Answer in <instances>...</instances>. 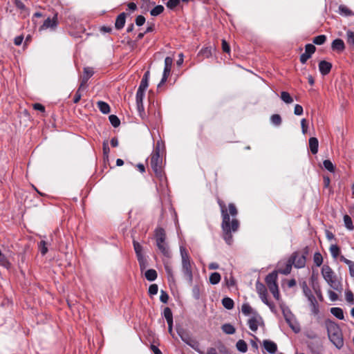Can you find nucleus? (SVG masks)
Segmentation results:
<instances>
[{"instance_id": "nucleus-37", "label": "nucleus", "mask_w": 354, "mask_h": 354, "mask_svg": "<svg viewBox=\"0 0 354 354\" xmlns=\"http://www.w3.org/2000/svg\"><path fill=\"white\" fill-rule=\"evenodd\" d=\"M313 261H314V263L317 267H319L322 264L323 257L320 252H315L314 254Z\"/></svg>"}, {"instance_id": "nucleus-62", "label": "nucleus", "mask_w": 354, "mask_h": 354, "mask_svg": "<svg viewBox=\"0 0 354 354\" xmlns=\"http://www.w3.org/2000/svg\"><path fill=\"white\" fill-rule=\"evenodd\" d=\"M328 297L330 298V299L332 301H335L336 300H337L338 299V295L337 293H335L334 291L333 290H329L328 291Z\"/></svg>"}, {"instance_id": "nucleus-21", "label": "nucleus", "mask_w": 354, "mask_h": 354, "mask_svg": "<svg viewBox=\"0 0 354 354\" xmlns=\"http://www.w3.org/2000/svg\"><path fill=\"white\" fill-rule=\"evenodd\" d=\"M149 79V71H147L142 77L138 88H141L142 91H145L148 87V82Z\"/></svg>"}, {"instance_id": "nucleus-18", "label": "nucleus", "mask_w": 354, "mask_h": 354, "mask_svg": "<svg viewBox=\"0 0 354 354\" xmlns=\"http://www.w3.org/2000/svg\"><path fill=\"white\" fill-rule=\"evenodd\" d=\"M308 300L310 303L312 313L315 315H318V313H319V304L315 297L311 296V297Z\"/></svg>"}, {"instance_id": "nucleus-20", "label": "nucleus", "mask_w": 354, "mask_h": 354, "mask_svg": "<svg viewBox=\"0 0 354 354\" xmlns=\"http://www.w3.org/2000/svg\"><path fill=\"white\" fill-rule=\"evenodd\" d=\"M328 285L335 290L341 292L342 286L341 283L336 279V277L331 279L330 280L326 281Z\"/></svg>"}, {"instance_id": "nucleus-2", "label": "nucleus", "mask_w": 354, "mask_h": 354, "mask_svg": "<svg viewBox=\"0 0 354 354\" xmlns=\"http://www.w3.org/2000/svg\"><path fill=\"white\" fill-rule=\"evenodd\" d=\"M150 166L156 176L160 180L165 178L163 171L162 158L160 155V142H158L156 146L151 155Z\"/></svg>"}, {"instance_id": "nucleus-32", "label": "nucleus", "mask_w": 354, "mask_h": 354, "mask_svg": "<svg viewBox=\"0 0 354 354\" xmlns=\"http://www.w3.org/2000/svg\"><path fill=\"white\" fill-rule=\"evenodd\" d=\"M221 277L218 272H213L209 276V282L213 285L218 284L221 281Z\"/></svg>"}, {"instance_id": "nucleus-13", "label": "nucleus", "mask_w": 354, "mask_h": 354, "mask_svg": "<svg viewBox=\"0 0 354 354\" xmlns=\"http://www.w3.org/2000/svg\"><path fill=\"white\" fill-rule=\"evenodd\" d=\"M332 68V64L326 62L325 60H322L319 63V70L322 75H328Z\"/></svg>"}, {"instance_id": "nucleus-36", "label": "nucleus", "mask_w": 354, "mask_h": 354, "mask_svg": "<svg viewBox=\"0 0 354 354\" xmlns=\"http://www.w3.org/2000/svg\"><path fill=\"white\" fill-rule=\"evenodd\" d=\"M281 99L286 104H291L293 102L292 97L289 93L286 91H282L281 93Z\"/></svg>"}, {"instance_id": "nucleus-19", "label": "nucleus", "mask_w": 354, "mask_h": 354, "mask_svg": "<svg viewBox=\"0 0 354 354\" xmlns=\"http://www.w3.org/2000/svg\"><path fill=\"white\" fill-rule=\"evenodd\" d=\"M319 142L318 140L312 137L309 139V147L313 154H316L318 151Z\"/></svg>"}, {"instance_id": "nucleus-64", "label": "nucleus", "mask_w": 354, "mask_h": 354, "mask_svg": "<svg viewBox=\"0 0 354 354\" xmlns=\"http://www.w3.org/2000/svg\"><path fill=\"white\" fill-rule=\"evenodd\" d=\"M33 109L35 110H37V111H39L41 112H44L45 111L44 106H43L41 104H39V103L34 104H33Z\"/></svg>"}, {"instance_id": "nucleus-17", "label": "nucleus", "mask_w": 354, "mask_h": 354, "mask_svg": "<svg viewBox=\"0 0 354 354\" xmlns=\"http://www.w3.org/2000/svg\"><path fill=\"white\" fill-rule=\"evenodd\" d=\"M126 16L127 15L125 12H122L117 17L115 23V27L117 30H121L124 26Z\"/></svg>"}, {"instance_id": "nucleus-56", "label": "nucleus", "mask_w": 354, "mask_h": 354, "mask_svg": "<svg viewBox=\"0 0 354 354\" xmlns=\"http://www.w3.org/2000/svg\"><path fill=\"white\" fill-rule=\"evenodd\" d=\"M168 299H169V295L168 294L164 291V290H161L160 292V300L164 303V304H166L167 303L168 301Z\"/></svg>"}, {"instance_id": "nucleus-25", "label": "nucleus", "mask_w": 354, "mask_h": 354, "mask_svg": "<svg viewBox=\"0 0 354 354\" xmlns=\"http://www.w3.org/2000/svg\"><path fill=\"white\" fill-rule=\"evenodd\" d=\"M157 276V272L154 269H149L145 273V278L149 281L156 280Z\"/></svg>"}, {"instance_id": "nucleus-24", "label": "nucleus", "mask_w": 354, "mask_h": 354, "mask_svg": "<svg viewBox=\"0 0 354 354\" xmlns=\"http://www.w3.org/2000/svg\"><path fill=\"white\" fill-rule=\"evenodd\" d=\"M339 13L341 15L345 16V17L354 15V13L353 12V11L344 5H340L339 6Z\"/></svg>"}, {"instance_id": "nucleus-4", "label": "nucleus", "mask_w": 354, "mask_h": 354, "mask_svg": "<svg viewBox=\"0 0 354 354\" xmlns=\"http://www.w3.org/2000/svg\"><path fill=\"white\" fill-rule=\"evenodd\" d=\"M180 251L182 261V272L189 284L191 285L193 281V272L191 259L187 250L184 247H180Z\"/></svg>"}, {"instance_id": "nucleus-63", "label": "nucleus", "mask_w": 354, "mask_h": 354, "mask_svg": "<svg viewBox=\"0 0 354 354\" xmlns=\"http://www.w3.org/2000/svg\"><path fill=\"white\" fill-rule=\"evenodd\" d=\"M173 64V59L170 57H167L165 59V68H171Z\"/></svg>"}, {"instance_id": "nucleus-22", "label": "nucleus", "mask_w": 354, "mask_h": 354, "mask_svg": "<svg viewBox=\"0 0 354 354\" xmlns=\"http://www.w3.org/2000/svg\"><path fill=\"white\" fill-rule=\"evenodd\" d=\"M330 311L331 314L337 319L340 320H343L344 319V312L341 308L333 307L330 308Z\"/></svg>"}, {"instance_id": "nucleus-35", "label": "nucleus", "mask_w": 354, "mask_h": 354, "mask_svg": "<svg viewBox=\"0 0 354 354\" xmlns=\"http://www.w3.org/2000/svg\"><path fill=\"white\" fill-rule=\"evenodd\" d=\"M222 330L225 333L228 335H232L235 333V328L230 324H223L222 326Z\"/></svg>"}, {"instance_id": "nucleus-53", "label": "nucleus", "mask_w": 354, "mask_h": 354, "mask_svg": "<svg viewBox=\"0 0 354 354\" xmlns=\"http://www.w3.org/2000/svg\"><path fill=\"white\" fill-rule=\"evenodd\" d=\"M225 281L226 286L229 288L234 286L236 285V281L232 275L230 277L229 279H227V277H225Z\"/></svg>"}, {"instance_id": "nucleus-31", "label": "nucleus", "mask_w": 354, "mask_h": 354, "mask_svg": "<svg viewBox=\"0 0 354 354\" xmlns=\"http://www.w3.org/2000/svg\"><path fill=\"white\" fill-rule=\"evenodd\" d=\"M236 346L237 350L241 353H245L248 351V345L243 339L239 340L236 342Z\"/></svg>"}, {"instance_id": "nucleus-26", "label": "nucleus", "mask_w": 354, "mask_h": 354, "mask_svg": "<svg viewBox=\"0 0 354 354\" xmlns=\"http://www.w3.org/2000/svg\"><path fill=\"white\" fill-rule=\"evenodd\" d=\"M248 326L250 329L254 332H256L258 329L259 322L256 317H253L248 320Z\"/></svg>"}, {"instance_id": "nucleus-11", "label": "nucleus", "mask_w": 354, "mask_h": 354, "mask_svg": "<svg viewBox=\"0 0 354 354\" xmlns=\"http://www.w3.org/2000/svg\"><path fill=\"white\" fill-rule=\"evenodd\" d=\"M57 13H55L52 19L48 17L44 21L42 26L39 28V30H46L48 28L54 30L57 26Z\"/></svg>"}, {"instance_id": "nucleus-43", "label": "nucleus", "mask_w": 354, "mask_h": 354, "mask_svg": "<svg viewBox=\"0 0 354 354\" xmlns=\"http://www.w3.org/2000/svg\"><path fill=\"white\" fill-rule=\"evenodd\" d=\"M326 41V37L324 35H318L313 39V43L317 45H322Z\"/></svg>"}, {"instance_id": "nucleus-16", "label": "nucleus", "mask_w": 354, "mask_h": 354, "mask_svg": "<svg viewBox=\"0 0 354 354\" xmlns=\"http://www.w3.org/2000/svg\"><path fill=\"white\" fill-rule=\"evenodd\" d=\"M331 48L333 50H336L337 52H342L345 49V44L342 39H336L333 40L331 44Z\"/></svg>"}, {"instance_id": "nucleus-47", "label": "nucleus", "mask_w": 354, "mask_h": 354, "mask_svg": "<svg viewBox=\"0 0 354 354\" xmlns=\"http://www.w3.org/2000/svg\"><path fill=\"white\" fill-rule=\"evenodd\" d=\"M323 165L324 168L328 171L330 172H333L335 171V167L330 160H325L323 162Z\"/></svg>"}, {"instance_id": "nucleus-27", "label": "nucleus", "mask_w": 354, "mask_h": 354, "mask_svg": "<svg viewBox=\"0 0 354 354\" xmlns=\"http://www.w3.org/2000/svg\"><path fill=\"white\" fill-rule=\"evenodd\" d=\"M283 315H284V318L286 319V322L288 324L289 326L295 332V333H298L299 331V327H295L292 323V315H291V313L290 314H286L285 313V311H283Z\"/></svg>"}, {"instance_id": "nucleus-57", "label": "nucleus", "mask_w": 354, "mask_h": 354, "mask_svg": "<svg viewBox=\"0 0 354 354\" xmlns=\"http://www.w3.org/2000/svg\"><path fill=\"white\" fill-rule=\"evenodd\" d=\"M346 299L348 303L353 304L354 296L351 291L348 290L346 292Z\"/></svg>"}, {"instance_id": "nucleus-33", "label": "nucleus", "mask_w": 354, "mask_h": 354, "mask_svg": "<svg viewBox=\"0 0 354 354\" xmlns=\"http://www.w3.org/2000/svg\"><path fill=\"white\" fill-rule=\"evenodd\" d=\"M344 223L345 227L348 230L351 231V230H354V225L353 224L352 219H351V216H349L348 215L344 216Z\"/></svg>"}, {"instance_id": "nucleus-39", "label": "nucleus", "mask_w": 354, "mask_h": 354, "mask_svg": "<svg viewBox=\"0 0 354 354\" xmlns=\"http://www.w3.org/2000/svg\"><path fill=\"white\" fill-rule=\"evenodd\" d=\"M164 317L167 320V322H171V321H173V315L171 310L169 307H166L164 309Z\"/></svg>"}, {"instance_id": "nucleus-9", "label": "nucleus", "mask_w": 354, "mask_h": 354, "mask_svg": "<svg viewBox=\"0 0 354 354\" xmlns=\"http://www.w3.org/2000/svg\"><path fill=\"white\" fill-rule=\"evenodd\" d=\"M256 290L257 293L259 295V297L261 298V301L268 306L270 308L274 307V304L271 302H270L268 300L267 298V289L263 283H261L260 281H257L256 283Z\"/></svg>"}, {"instance_id": "nucleus-52", "label": "nucleus", "mask_w": 354, "mask_h": 354, "mask_svg": "<svg viewBox=\"0 0 354 354\" xmlns=\"http://www.w3.org/2000/svg\"><path fill=\"white\" fill-rule=\"evenodd\" d=\"M303 292L307 299H310L311 296H314L310 289L307 286L306 283L303 286Z\"/></svg>"}, {"instance_id": "nucleus-46", "label": "nucleus", "mask_w": 354, "mask_h": 354, "mask_svg": "<svg viewBox=\"0 0 354 354\" xmlns=\"http://www.w3.org/2000/svg\"><path fill=\"white\" fill-rule=\"evenodd\" d=\"M292 263H290V260L288 259L284 269H280L279 272L283 274H288L290 273L292 270Z\"/></svg>"}, {"instance_id": "nucleus-29", "label": "nucleus", "mask_w": 354, "mask_h": 354, "mask_svg": "<svg viewBox=\"0 0 354 354\" xmlns=\"http://www.w3.org/2000/svg\"><path fill=\"white\" fill-rule=\"evenodd\" d=\"M241 311L245 315H249L251 313H253L254 315L257 314L256 311H253L252 307L250 306L249 304L245 303L243 304L241 306Z\"/></svg>"}, {"instance_id": "nucleus-1", "label": "nucleus", "mask_w": 354, "mask_h": 354, "mask_svg": "<svg viewBox=\"0 0 354 354\" xmlns=\"http://www.w3.org/2000/svg\"><path fill=\"white\" fill-rule=\"evenodd\" d=\"M217 203L220 207L222 217V237L227 245L233 243V233L239 230L240 223L236 218L238 209L234 203H230L227 206L225 202L217 198Z\"/></svg>"}, {"instance_id": "nucleus-58", "label": "nucleus", "mask_w": 354, "mask_h": 354, "mask_svg": "<svg viewBox=\"0 0 354 354\" xmlns=\"http://www.w3.org/2000/svg\"><path fill=\"white\" fill-rule=\"evenodd\" d=\"M145 22V18L142 15H138L136 18V24L137 26H142Z\"/></svg>"}, {"instance_id": "nucleus-15", "label": "nucleus", "mask_w": 354, "mask_h": 354, "mask_svg": "<svg viewBox=\"0 0 354 354\" xmlns=\"http://www.w3.org/2000/svg\"><path fill=\"white\" fill-rule=\"evenodd\" d=\"M265 349L271 354H274L277 351V344L270 340L266 339L263 342Z\"/></svg>"}, {"instance_id": "nucleus-14", "label": "nucleus", "mask_w": 354, "mask_h": 354, "mask_svg": "<svg viewBox=\"0 0 354 354\" xmlns=\"http://www.w3.org/2000/svg\"><path fill=\"white\" fill-rule=\"evenodd\" d=\"M322 274L326 281L330 280L335 277L334 272L328 265H324L322 268Z\"/></svg>"}, {"instance_id": "nucleus-48", "label": "nucleus", "mask_w": 354, "mask_h": 354, "mask_svg": "<svg viewBox=\"0 0 354 354\" xmlns=\"http://www.w3.org/2000/svg\"><path fill=\"white\" fill-rule=\"evenodd\" d=\"M145 92L144 91H142L141 88H138L136 96V103L138 102H143V98L145 96Z\"/></svg>"}, {"instance_id": "nucleus-40", "label": "nucleus", "mask_w": 354, "mask_h": 354, "mask_svg": "<svg viewBox=\"0 0 354 354\" xmlns=\"http://www.w3.org/2000/svg\"><path fill=\"white\" fill-rule=\"evenodd\" d=\"M164 11V7L161 5L155 6L150 12L151 15L158 16Z\"/></svg>"}, {"instance_id": "nucleus-61", "label": "nucleus", "mask_w": 354, "mask_h": 354, "mask_svg": "<svg viewBox=\"0 0 354 354\" xmlns=\"http://www.w3.org/2000/svg\"><path fill=\"white\" fill-rule=\"evenodd\" d=\"M301 126L302 133L304 134H306L307 132V129H308V123H307V120L305 118H303L301 120Z\"/></svg>"}, {"instance_id": "nucleus-59", "label": "nucleus", "mask_w": 354, "mask_h": 354, "mask_svg": "<svg viewBox=\"0 0 354 354\" xmlns=\"http://www.w3.org/2000/svg\"><path fill=\"white\" fill-rule=\"evenodd\" d=\"M303 112H304L303 107L301 105L296 104L295 106L294 113L296 115H301L303 114Z\"/></svg>"}, {"instance_id": "nucleus-45", "label": "nucleus", "mask_w": 354, "mask_h": 354, "mask_svg": "<svg viewBox=\"0 0 354 354\" xmlns=\"http://www.w3.org/2000/svg\"><path fill=\"white\" fill-rule=\"evenodd\" d=\"M271 122L275 126H279L281 124L282 120L279 114H274L270 118Z\"/></svg>"}, {"instance_id": "nucleus-7", "label": "nucleus", "mask_w": 354, "mask_h": 354, "mask_svg": "<svg viewBox=\"0 0 354 354\" xmlns=\"http://www.w3.org/2000/svg\"><path fill=\"white\" fill-rule=\"evenodd\" d=\"M308 254V249L306 247L303 253L300 252H295L290 257L289 259L290 260V263L297 268H302L305 267L306 262V256Z\"/></svg>"}, {"instance_id": "nucleus-60", "label": "nucleus", "mask_w": 354, "mask_h": 354, "mask_svg": "<svg viewBox=\"0 0 354 354\" xmlns=\"http://www.w3.org/2000/svg\"><path fill=\"white\" fill-rule=\"evenodd\" d=\"M222 49L225 53H229L230 52V45L225 39L222 40Z\"/></svg>"}, {"instance_id": "nucleus-44", "label": "nucleus", "mask_w": 354, "mask_h": 354, "mask_svg": "<svg viewBox=\"0 0 354 354\" xmlns=\"http://www.w3.org/2000/svg\"><path fill=\"white\" fill-rule=\"evenodd\" d=\"M111 125L114 127H118L120 124V120L115 115H111L109 117Z\"/></svg>"}, {"instance_id": "nucleus-55", "label": "nucleus", "mask_w": 354, "mask_h": 354, "mask_svg": "<svg viewBox=\"0 0 354 354\" xmlns=\"http://www.w3.org/2000/svg\"><path fill=\"white\" fill-rule=\"evenodd\" d=\"M15 4L17 8L22 11H27V8L21 0H15Z\"/></svg>"}, {"instance_id": "nucleus-8", "label": "nucleus", "mask_w": 354, "mask_h": 354, "mask_svg": "<svg viewBox=\"0 0 354 354\" xmlns=\"http://www.w3.org/2000/svg\"><path fill=\"white\" fill-rule=\"evenodd\" d=\"M177 333L181 339L186 343L187 345L191 346L192 348H194L195 351L198 352L200 354H204L203 352L200 351L197 347H198V342L193 339L189 335L185 332L183 329H179L177 330Z\"/></svg>"}, {"instance_id": "nucleus-54", "label": "nucleus", "mask_w": 354, "mask_h": 354, "mask_svg": "<svg viewBox=\"0 0 354 354\" xmlns=\"http://www.w3.org/2000/svg\"><path fill=\"white\" fill-rule=\"evenodd\" d=\"M158 287L157 284H151L149 288V294L150 295H155L158 293Z\"/></svg>"}, {"instance_id": "nucleus-5", "label": "nucleus", "mask_w": 354, "mask_h": 354, "mask_svg": "<svg viewBox=\"0 0 354 354\" xmlns=\"http://www.w3.org/2000/svg\"><path fill=\"white\" fill-rule=\"evenodd\" d=\"M155 236L158 250L165 257L169 258L171 257V252L165 241L166 234L164 229L161 227L157 228L155 231Z\"/></svg>"}, {"instance_id": "nucleus-50", "label": "nucleus", "mask_w": 354, "mask_h": 354, "mask_svg": "<svg viewBox=\"0 0 354 354\" xmlns=\"http://www.w3.org/2000/svg\"><path fill=\"white\" fill-rule=\"evenodd\" d=\"M137 258H138V261L140 269L142 270L146 269V268L147 267V259L145 258V257L142 256V257H139Z\"/></svg>"}, {"instance_id": "nucleus-10", "label": "nucleus", "mask_w": 354, "mask_h": 354, "mask_svg": "<svg viewBox=\"0 0 354 354\" xmlns=\"http://www.w3.org/2000/svg\"><path fill=\"white\" fill-rule=\"evenodd\" d=\"M316 48L311 44H308L305 46V52L300 56V62L301 64H305L312 55L315 52Z\"/></svg>"}, {"instance_id": "nucleus-3", "label": "nucleus", "mask_w": 354, "mask_h": 354, "mask_svg": "<svg viewBox=\"0 0 354 354\" xmlns=\"http://www.w3.org/2000/svg\"><path fill=\"white\" fill-rule=\"evenodd\" d=\"M326 325L329 339L337 348H341L344 345V340L339 326L330 320H326Z\"/></svg>"}, {"instance_id": "nucleus-51", "label": "nucleus", "mask_w": 354, "mask_h": 354, "mask_svg": "<svg viewBox=\"0 0 354 354\" xmlns=\"http://www.w3.org/2000/svg\"><path fill=\"white\" fill-rule=\"evenodd\" d=\"M180 2V0H169L167 3V7L170 9H174Z\"/></svg>"}, {"instance_id": "nucleus-42", "label": "nucleus", "mask_w": 354, "mask_h": 354, "mask_svg": "<svg viewBox=\"0 0 354 354\" xmlns=\"http://www.w3.org/2000/svg\"><path fill=\"white\" fill-rule=\"evenodd\" d=\"M165 269L167 274L168 280L170 281H174V277L172 271L171 267L167 264H165Z\"/></svg>"}, {"instance_id": "nucleus-34", "label": "nucleus", "mask_w": 354, "mask_h": 354, "mask_svg": "<svg viewBox=\"0 0 354 354\" xmlns=\"http://www.w3.org/2000/svg\"><path fill=\"white\" fill-rule=\"evenodd\" d=\"M133 245L134 248V250L136 252L137 257H142V245L136 241H133Z\"/></svg>"}, {"instance_id": "nucleus-23", "label": "nucleus", "mask_w": 354, "mask_h": 354, "mask_svg": "<svg viewBox=\"0 0 354 354\" xmlns=\"http://www.w3.org/2000/svg\"><path fill=\"white\" fill-rule=\"evenodd\" d=\"M97 106L100 109V111L104 114H107L110 112V106L105 102H103V101L97 102Z\"/></svg>"}, {"instance_id": "nucleus-38", "label": "nucleus", "mask_w": 354, "mask_h": 354, "mask_svg": "<svg viewBox=\"0 0 354 354\" xmlns=\"http://www.w3.org/2000/svg\"><path fill=\"white\" fill-rule=\"evenodd\" d=\"M330 252L333 258H337L340 253V249L339 246L335 244L331 245L330 247Z\"/></svg>"}, {"instance_id": "nucleus-6", "label": "nucleus", "mask_w": 354, "mask_h": 354, "mask_svg": "<svg viewBox=\"0 0 354 354\" xmlns=\"http://www.w3.org/2000/svg\"><path fill=\"white\" fill-rule=\"evenodd\" d=\"M277 272L276 271H273L271 273L268 274L266 277V283L269 288L270 291L272 294L273 297L279 300L280 295L279 292V288L277 285Z\"/></svg>"}, {"instance_id": "nucleus-12", "label": "nucleus", "mask_w": 354, "mask_h": 354, "mask_svg": "<svg viewBox=\"0 0 354 354\" xmlns=\"http://www.w3.org/2000/svg\"><path fill=\"white\" fill-rule=\"evenodd\" d=\"M93 73L94 72L92 68L85 67L84 68V74L79 87V90L86 88L88 80L93 75Z\"/></svg>"}, {"instance_id": "nucleus-41", "label": "nucleus", "mask_w": 354, "mask_h": 354, "mask_svg": "<svg viewBox=\"0 0 354 354\" xmlns=\"http://www.w3.org/2000/svg\"><path fill=\"white\" fill-rule=\"evenodd\" d=\"M346 41L348 44L354 47V32L348 30L346 32Z\"/></svg>"}, {"instance_id": "nucleus-30", "label": "nucleus", "mask_w": 354, "mask_h": 354, "mask_svg": "<svg viewBox=\"0 0 354 354\" xmlns=\"http://www.w3.org/2000/svg\"><path fill=\"white\" fill-rule=\"evenodd\" d=\"M171 69V68L164 67L162 77L161 79L160 82L158 85V88H160L161 85L164 84L167 82V80L170 74Z\"/></svg>"}, {"instance_id": "nucleus-28", "label": "nucleus", "mask_w": 354, "mask_h": 354, "mask_svg": "<svg viewBox=\"0 0 354 354\" xmlns=\"http://www.w3.org/2000/svg\"><path fill=\"white\" fill-rule=\"evenodd\" d=\"M223 306L227 310H231L234 308V301L230 297H225L222 299Z\"/></svg>"}, {"instance_id": "nucleus-49", "label": "nucleus", "mask_w": 354, "mask_h": 354, "mask_svg": "<svg viewBox=\"0 0 354 354\" xmlns=\"http://www.w3.org/2000/svg\"><path fill=\"white\" fill-rule=\"evenodd\" d=\"M46 245L47 244L45 241H41L39 243V248L42 255H45L48 252V248Z\"/></svg>"}]
</instances>
